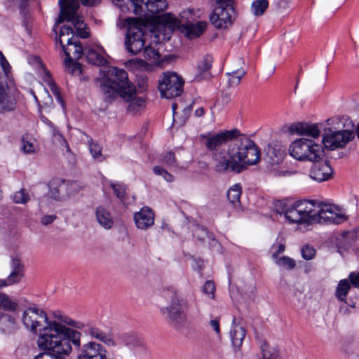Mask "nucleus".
Listing matches in <instances>:
<instances>
[{"label":"nucleus","mask_w":359,"mask_h":359,"mask_svg":"<svg viewBox=\"0 0 359 359\" xmlns=\"http://www.w3.org/2000/svg\"><path fill=\"white\" fill-rule=\"evenodd\" d=\"M227 154L226 160L224 152L216 154L218 161L222 160L219 169L239 173L245 166L256 165L260 161L261 151L253 140L238 130V135L228 145Z\"/></svg>","instance_id":"1"},{"label":"nucleus","mask_w":359,"mask_h":359,"mask_svg":"<svg viewBox=\"0 0 359 359\" xmlns=\"http://www.w3.org/2000/svg\"><path fill=\"white\" fill-rule=\"evenodd\" d=\"M57 326H61V323L53 320L41 328L38 346L48 352L40 353L34 359H67L65 355L71 353L72 346L67 339L63 338L62 332L57 330Z\"/></svg>","instance_id":"2"},{"label":"nucleus","mask_w":359,"mask_h":359,"mask_svg":"<svg viewBox=\"0 0 359 359\" xmlns=\"http://www.w3.org/2000/svg\"><path fill=\"white\" fill-rule=\"evenodd\" d=\"M100 89L107 102L118 95L127 102H131L136 95V88L129 81L127 72L123 69L110 67L100 85Z\"/></svg>","instance_id":"3"},{"label":"nucleus","mask_w":359,"mask_h":359,"mask_svg":"<svg viewBox=\"0 0 359 359\" xmlns=\"http://www.w3.org/2000/svg\"><path fill=\"white\" fill-rule=\"evenodd\" d=\"M100 1V0H60V13L56 25L64 21L71 22L80 37L88 38L90 36L88 28L83 18L77 13L79 4L81 2L86 6H97Z\"/></svg>","instance_id":"4"},{"label":"nucleus","mask_w":359,"mask_h":359,"mask_svg":"<svg viewBox=\"0 0 359 359\" xmlns=\"http://www.w3.org/2000/svg\"><path fill=\"white\" fill-rule=\"evenodd\" d=\"M351 120L347 116H333L327 119L323 123H293L290 126V130L292 133L315 138L320 135L321 130H323L324 133H334L337 131L346 130V128H349Z\"/></svg>","instance_id":"5"},{"label":"nucleus","mask_w":359,"mask_h":359,"mask_svg":"<svg viewBox=\"0 0 359 359\" xmlns=\"http://www.w3.org/2000/svg\"><path fill=\"white\" fill-rule=\"evenodd\" d=\"M164 297L168 299V304L161 309V313L166 315L175 328H180L187 319L185 312L189 309L187 299L183 298L174 287L167 288L164 291Z\"/></svg>","instance_id":"6"},{"label":"nucleus","mask_w":359,"mask_h":359,"mask_svg":"<svg viewBox=\"0 0 359 359\" xmlns=\"http://www.w3.org/2000/svg\"><path fill=\"white\" fill-rule=\"evenodd\" d=\"M238 135V130L236 128L222 130L215 134L201 135L200 138L203 140V145L207 150L212 153V158L215 163V171L224 173V170L219 169V163H222V160L218 161L216 158V154L224 152V158L226 160L228 156L227 150L223 149L222 147L228 143L230 144Z\"/></svg>","instance_id":"7"},{"label":"nucleus","mask_w":359,"mask_h":359,"mask_svg":"<svg viewBox=\"0 0 359 359\" xmlns=\"http://www.w3.org/2000/svg\"><path fill=\"white\" fill-rule=\"evenodd\" d=\"M288 151L292 158L299 161H316L321 158L323 152L320 144L306 138L293 141Z\"/></svg>","instance_id":"8"},{"label":"nucleus","mask_w":359,"mask_h":359,"mask_svg":"<svg viewBox=\"0 0 359 359\" xmlns=\"http://www.w3.org/2000/svg\"><path fill=\"white\" fill-rule=\"evenodd\" d=\"M315 210V201H299L283 208L285 217L290 223L313 224V214Z\"/></svg>","instance_id":"9"},{"label":"nucleus","mask_w":359,"mask_h":359,"mask_svg":"<svg viewBox=\"0 0 359 359\" xmlns=\"http://www.w3.org/2000/svg\"><path fill=\"white\" fill-rule=\"evenodd\" d=\"M217 6L210 15L211 24L217 29L226 28L235 19L234 0H216Z\"/></svg>","instance_id":"10"},{"label":"nucleus","mask_w":359,"mask_h":359,"mask_svg":"<svg viewBox=\"0 0 359 359\" xmlns=\"http://www.w3.org/2000/svg\"><path fill=\"white\" fill-rule=\"evenodd\" d=\"M184 80L175 72H165L158 81L162 97L171 99L180 96L183 91Z\"/></svg>","instance_id":"11"},{"label":"nucleus","mask_w":359,"mask_h":359,"mask_svg":"<svg viewBox=\"0 0 359 359\" xmlns=\"http://www.w3.org/2000/svg\"><path fill=\"white\" fill-rule=\"evenodd\" d=\"M335 205L315 201V210L313 214V224H338L345 221L347 217L337 212Z\"/></svg>","instance_id":"12"},{"label":"nucleus","mask_w":359,"mask_h":359,"mask_svg":"<svg viewBox=\"0 0 359 359\" xmlns=\"http://www.w3.org/2000/svg\"><path fill=\"white\" fill-rule=\"evenodd\" d=\"M22 323L25 327L32 333L36 334L39 330L41 332V328L48 325L49 320L46 313L37 307H29L22 314Z\"/></svg>","instance_id":"13"},{"label":"nucleus","mask_w":359,"mask_h":359,"mask_svg":"<svg viewBox=\"0 0 359 359\" xmlns=\"http://www.w3.org/2000/svg\"><path fill=\"white\" fill-rule=\"evenodd\" d=\"M355 136V132L350 128L334 133H323V143L330 150L341 149L353 141Z\"/></svg>","instance_id":"14"},{"label":"nucleus","mask_w":359,"mask_h":359,"mask_svg":"<svg viewBox=\"0 0 359 359\" xmlns=\"http://www.w3.org/2000/svg\"><path fill=\"white\" fill-rule=\"evenodd\" d=\"M77 359H111L107 349L100 344L89 341L79 350Z\"/></svg>","instance_id":"15"},{"label":"nucleus","mask_w":359,"mask_h":359,"mask_svg":"<svg viewBox=\"0 0 359 359\" xmlns=\"http://www.w3.org/2000/svg\"><path fill=\"white\" fill-rule=\"evenodd\" d=\"M144 36V34L140 29L135 28L130 29L125 40L127 50L133 55L140 52L145 48Z\"/></svg>","instance_id":"16"},{"label":"nucleus","mask_w":359,"mask_h":359,"mask_svg":"<svg viewBox=\"0 0 359 359\" xmlns=\"http://www.w3.org/2000/svg\"><path fill=\"white\" fill-rule=\"evenodd\" d=\"M309 176L313 180L318 182H322L330 179L333 174V170L327 161H313Z\"/></svg>","instance_id":"17"},{"label":"nucleus","mask_w":359,"mask_h":359,"mask_svg":"<svg viewBox=\"0 0 359 359\" xmlns=\"http://www.w3.org/2000/svg\"><path fill=\"white\" fill-rule=\"evenodd\" d=\"M12 271L6 279L0 280V287L18 283L24 277V265L21 263L20 259L18 257L11 258Z\"/></svg>","instance_id":"18"},{"label":"nucleus","mask_w":359,"mask_h":359,"mask_svg":"<svg viewBox=\"0 0 359 359\" xmlns=\"http://www.w3.org/2000/svg\"><path fill=\"white\" fill-rule=\"evenodd\" d=\"M154 213L151 208L145 206L134 214V221L137 229L146 230L154 224Z\"/></svg>","instance_id":"19"},{"label":"nucleus","mask_w":359,"mask_h":359,"mask_svg":"<svg viewBox=\"0 0 359 359\" xmlns=\"http://www.w3.org/2000/svg\"><path fill=\"white\" fill-rule=\"evenodd\" d=\"M243 61L239 58L235 63L231 64L229 68V72L226 73L228 76L229 86L230 87L238 86L241 79L246 74V71L244 69Z\"/></svg>","instance_id":"20"},{"label":"nucleus","mask_w":359,"mask_h":359,"mask_svg":"<svg viewBox=\"0 0 359 359\" xmlns=\"http://www.w3.org/2000/svg\"><path fill=\"white\" fill-rule=\"evenodd\" d=\"M15 99L8 93V86L0 75V111H10L15 108Z\"/></svg>","instance_id":"21"},{"label":"nucleus","mask_w":359,"mask_h":359,"mask_svg":"<svg viewBox=\"0 0 359 359\" xmlns=\"http://www.w3.org/2000/svg\"><path fill=\"white\" fill-rule=\"evenodd\" d=\"M86 332L92 338L104 343L108 346H116L117 345L114 334L110 332H105L96 326L88 325Z\"/></svg>","instance_id":"22"},{"label":"nucleus","mask_w":359,"mask_h":359,"mask_svg":"<svg viewBox=\"0 0 359 359\" xmlns=\"http://www.w3.org/2000/svg\"><path fill=\"white\" fill-rule=\"evenodd\" d=\"M63 51L69 60H79L83 54V47L79 41H72V38L67 39V45L61 46Z\"/></svg>","instance_id":"23"},{"label":"nucleus","mask_w":359,"mask_h":359,"mask_svg":"<svg viewBox=\"0 0 359 359\" xmlns=\"http://www.w3.org/2000/svg\"><path fill=\"white\" fill-rule=\"evenodd\" d=\"M95 217L98 224L105 229H110L114 226L111 214L102 205L96 208Z\"/></svg>","instance_id":"24"},{"label":"nucleus","mask_w":359,"mask_h":359,"mask_svg":"<svg viewBox=\"0 0 359 359\" xmlns=\"http://www.w3.org/2000/svg\"><path fill=\"white\" fill-rule=\"evenodd\" d=\"M266 156L271 164H278L284 160L285 150L280 144L269 145L266 151Z\"/></svg>","instance_id":"25"},{"label":"nucleus","mask_w":359,"mask_h":359,"mask_svg":"<svg viewBox=\"0 0 359 359\" xmlns=\"http://www.w3.org/2000/svg\"><path fill=\"white\" fill-rule=\"evenodd\" d=\"M49 191L51 198L59 200L64 196L65 181L60 178H55L48 184Z\"/></svg>","instance_id":"26"},{"label":"nucleus","mask_w":359,"mask_h":359,"mask_svg":"<svg viewBox=\"0 0 359 359\" xmlns=\"http://www.w3.org/2000/svg\"><path fill=\"white\" fill-rule=\"evenodd\" d=\"M57 330L62 332L63 338L69 340V344L71 345L72 342L76 347L80 346L81 334L79 332L62 324L61 326L57 327Z\"/></svg>","instance_id":"27"},{"label":"nucleus","mask_w":359,"mask_h":359,"mask_svg":"<svg viewBox=\"0 0 359 359\" xmlns=\"http://www.w3.org/2000/svg\"><path fill=\"white\" fill-rule=\"evenodd\" d=\"M158 19L159 23L170 32L180 27V21L171 13L160 15Z\"/></svg>","instance_id":"28"},{"label":"nucleus","mask_w":359,"mask_h":359,"mask_svg":"<svg viewBox=\"0 0 359 359\" xmlns=\"http://www.w3.org/2000/svg\"><path fill=\"white\" fill-rule=\"evenodd\" d=\"M230 336L233 346L239 348L245 337V330L239 325L233 324L230 330Z\"/></svg>","instance_id":"29"},{"label":"nucleus","mask_w":359,"mask_h":359,"mask_svg":"<svg viewBox=\"0 0 359 359\" xmlns=\"http://www.w3.org/2000/svg\"><path fill=\"white\" fill-rule=\"evenodd\" d=\"M212 57L210 55H206L198 64V71L199 74L196 75V79L200 81L203 79H207L210 76L209 70L212 67Z\"/></svg>","instance_id":"30"},{"label":"nucleus","mask_w":359,"mask_h":359,"mask_svg":"<svg viewBox=\"0 0 359 359\" xmlns=\"http://www.w3.org/2000/svg\"><path fill=\"white\" fill-rule=\"evenodd\" d=\"M242 194V187L240 184H236L230 187L227 191V198L229 201L235 207L241 206V195Z\"/></svg>","instance_id":"31"},{"label":"nucleus","mask_w":359,"mask_h":359,"mask_svg":"<svg viewBox=\"0 0 359 359\" xmlns=\"http://www.w3.org/2000/svg\"><path fill=\"white\" fill-rule=\"evenodd\" d=\"M207 27L205 22L200 21L195 25H188L186 28V35L192 39L201 36Z\"/></svg>","instance_id":"32"},{"label":"nucleus","mask_w":359,"mask_h":359,"mask_svg":"<svg viewBox=\"0 0 359 359\" xmlns=\"http://www.w3.org/2000/svg\"><path fill=\"white\" fill-rule=\"evenodd\" d=\"M86 57L88 62L97 65H104L107 63L106 59L97 51L93 48L86 49Z\"/></svg>","instance_id":"33"},{"label":"nucleus","mask_w":359,"mask_h":359,"mask_svg":"<svg viewBox=\"0 0 359 359\" xmlns=\"http://www.w3.org/2000/svg\"><path fill=\"white\" fill-rule=\"evenodd\" d=\"M54 317L58 319L61 323L67 324L69 326L74 327L77 329L83 330L86 327V325L80 321H76L71 318L62 313L60 311L53 313Z\"/></svg>","instance_id":"34"},{"label":"nucleus","mask_w":359,"mask_h":359,"mask_svg":"<svg viewBox=\"0 0 359 359\" xmlns=\"http://www.w3.org/2000/svg\"><path fill=\"white\" fill-rule=\"evenodd\" d=\"M268 7V0H255L252 3L251 12L255 16H260L264 13Z\"/></svg>","instance_id":"35"},{"label":"nucleus","mask_w":359,"mask_h":359,"mask_svg":"<svg viewBox=\"0 0 359 359\" xmlns=\"http://www.w3.org/2000/svg\"><path fill=\"white\" fill-rule=\"evenodd\" d=\"M351 288L350 283L347 279L339 281L336 289V297L341 302L345 301L348 292Z\"/></svg>","instance_id":"36"},{"label":"nucleus","mask_w":359,"mask_h":359,"mask_svg":"<svg viewBox=\"0 0 359 359\" xmlns=\"http://www.w3.org/2000/svg\"><path fill=\"white\" fill-rule=\"evenodd\" d=\"M144 57L148 60L152 64H159L161 62V55L158 50L151 46H146L143 52Z\"/></svg>","instance_id":"37"},{"label":"nucleus","mask_w":359,"mask_h":359,"mask_svg":"<svg viewBox=\"0 0 359 359\" xmlns=\"http://www.w3.org/2000/svg\"><path fill=\"white\" fill-rule=\"evenodd\" d=\"M166 0H153L150 5V15H154L164 11L168 8Z\"/></svg>","instance_id":"38"},{"label":"nucleus","mask_w":359,"mask_h":359,"mask_svg":"<svg viewBox=\"0 0 359 359\" xmlns=\"http://www.w3.org/2000/svg\"><path fill=\"white\" fill-rule=\"evenodd\" d=\"M81 189V185L76 182H66L65 187L64 196H72Z\"/></svg>","instance_id":"39"},{"label":"nucleus","mask_w":359,"mask_h":359,"mask_svg":"<svg viewBox=\"0 0 359 359\" xmlns=\"http://www.w3.org/2000/svg\"><path fill=\"white\" fill-rule=\"evenodd\" d=\"M29 199V195L25 189L16 191L13 196V202L18 204H25Z\"/></svg>","instance_id":"40"},{"label":"nucleus","mask_w":359,"mask_h":359,"mask_svg":"<svg viewBox=\"0 0 359 359\" xmlns=\"http://www.w3.org/2000/svg\"><path fill=\"white\" fill-rule=\"evenodd\" d=\"M263 359H278V353L276 351H270L269 344L264 341L261 345Z\"/></svg>","instance_id":"41"},{"label":"nucleus","mask_w":359,"mask_h":359,"mask_svg":"<svg viewBox=\"0 0 359 359\" xmlns=\"http://www.w3.org/2000/svg\"><path fill=\"white\" fill-rule=\"evenodd\" d=\"M276 263L278 265L286 266L288 269H294L296 265L294 260L287 256H283L277 259Z\"/></svg>","instance_id":"42"},{"label":"nucleus","mask_w":359,"mask_h":359,"mask_svg":"<svg viewBox=\"0 0 359 359\" xmlns=\"http://www.w3.org/2000/svg\"><path fill=\"white\" fill-rule=\"evenodd\" d=\"M18 304L15 301L11 299L8 295L6 294V298L3 301L0 309H3L8 311H15L18 308Z\"/></svg>","instance_id":"43"},{"label":"nucleus","mask_w":359,"mask_h":359,"mask_svg":"<svg viewBox=\"0 0 359 359\" xmlns=\"http://www.w3.org/2000/svg\"><path fill=\"white\" fill-rule=\"evenodd\" d=\"M153 171L155 175L162 176L166 182H172L174 180V177L161 166H155Z\"/></svg>","instance_id":"44"},{"label":"nucleus","mask_w":359,"mask_h":359,"mask_svg":"<svg viewBox=\"0 0 359 359\" xmlns=\"http://www.w3.org/2000/svg\"><path fill=\"white\" fill-rule=\"evenodd\" d=\"M110 186L118 198L122 199L125 196L126 187L124 184L111 182Z\"/></svg>","instance_id":"45"},{"label":"nucleus","mask_w":359,"mask_h":359,"mask_svg":"<svg viewBox=\"0 0 359 359\" xmlns=\"http://www.w3.org/2000/svg\"><path fill=\"white\" fill-rule=\"evenodd\" d=\"M316 255V250L311 245H306L302 249V255L306 260L312 259Z\"/></svg>","instance_id":"46"},{"label":"nucleus","mask_w":359,"mask_h":359,"mask_svg":"<svg viewBox=\"0 0 359 359\" xmlns=\"http://www.w3.org/2000/svg\"><path fill=\"white\" fill-rule=\"evenodd\" d=\"M74 30L70 26H62L60 29V33L59 36V43L60 46H63V43H65L63 37L65 36H69L71 35L73 36Z\"/></svg>","instance_id":"47"},{"label":"nucleus","mask_w":359,"mask_h":359,"mask_svg":"<svg viewBox=\"0 0 359 359\" xmlns=\"http://www.w3.org/2000/svg\"><path fill=\"white\" fill-rule=\"evenodd\" d=\"M163 162L168 167L177 166L175 154L172 151H169L165 154Z\"/></svg>","instance_id":"48"},{"label":"nucleus","mask_w":359,"mask_h":359,"mask_svg":"<svg viewBox=\"0 0 359 359\" xmlns=\"http://www.w3.org/2000/svg\"><path fill=\"white\" fill-rule=\"evenodd\" d=\"M215 291V286L214 283L211 280L206 281L203 287V292L207 295L210 296V298L213 299Z\"/></svg>","instance_id":"49"},{"label":"nucleus","mask_w":359,"mask_h":359,"mask_svg":"<svg viewBox=\"0 0 359 359\" xmlns=\"http://www.w3.org/2000/svg\"><path fill=\"white\" fill-rule=\"evenodd\" d=\"M89 150L93 158H98L102 156V147L94 142L90 143Z\"/></svg>","instance_id":"50"},{"label":"nucleus","mask_w":359,"mask_h":359,"mask_svg":"<svg viewBox=\"0 0 359 359\" xmlns=\"http://www.w3.org/2000/svg\"><path fill=\"white\" fill-rule=\"evenodd\" d=\"M22 149L27 154H31L35 151L33 142L26 140L25 137L22 139Z\"/></svg>","instance_id":"51"},{"label":"nucleus","mask_w":359,"mask_h":359,"mask_svg":"<svg viewBox=\"0 0 359 359\" xmlns=\"http://www.w3.org/2000/svg\"><path fill=\"white\" fill-rule=\"evenodd\" d=\"M0 63L4 72V75L1 73H0V75H1L5 79V77L7 76L8 72L9 70L10 65L1 52H0Z\"/></svg>","instance_id":"52"},{"label":"nucleus","mask_w":359,"mask_h":359,"mask_svg":"<svg viewBox=\"0 0 359 359\" xmlns=\"http://www.w3.org/2000/svg\"><path fill=\"white\" fill-rule=\"evenodd\" d=\"M191 111V106L184 107L182 110V112H183L182 116L178 115V121L177 123H178L180 124H184L185 123V121H187V119L188 118V117L189 116Z\"/></svg>","instance_id":"53"},{"label":"nucleus","mask_w":359,"mask_h":359,"mask_svg":"<svg viewBox=\"0 0 359 359\" xmlns=\"http://www.w3.org/2000/svg\"><path fill=\"white\" fill-rule=\"evenodd\" d=\"M47 75L48 76V78H49V81H48V83L53 93L56 96L57 99L60 102H62V99H61V97H60V95L59 93V90H58L57 86L55 85L54 81L51 79L50 76L48 75V72H47Z\"/></svg>","instance_id":"54"},{"label":"nucleus","mask_w":359,"mask_h":359,"mask_svg":"<svg viewBox=\"0 0 359 359\" xmlns=\"http://www.w3.org/2000/svg\"><path fill=\"white\" fill-rule=\"evenodd\" d=\"M348 279L352 285L355 287H359V272L350 273Z\"/></svg>","instance_id":"55"},{"label":"nucleus","mask_w":359,"mask_h":359,"mask_svg":"<svg viewBox=\"0 0 359 359\" xmlns=\"http://www.w3.org/2000/svg\"><path fill=\"white\" fill-rule=\"evenodd\" d=\"M212 329L216 332L217 334H220V325H219V319L215 318L210 320L209 323Z\"/></svg>","instance_id":"56"},{"label":"nucleus","mask_w":359,"mask_h":359,"mask_svg":"<svg viewBox=\"0 0 359 359\" xmlns=\"http://www.w3.org/2000/svg\"><path fill=\"white\" fill-rule=\"evenodd\" d=\"M42 121L46 123L48 126H50V128H53V135H58V136L62 139L63 142L67 144V142L65 139H63L62 136L59 134L57 128L54 126V125L53 124V123L49 121L47 118H45V117H43L42 118Z\"/></svg>","instance_id":"57"},{"label":"nucleus","mask_w":359,"mask_h":359,"mask_svg":"<svg viewBox=\"0 0 359 359\" xmlns=\"http://www.w3.org/2000/svg\"><path fill=\"white\" fill-rule=\"evenodd\" d=\"M42 121L46 123L48 126H50V128H53V135H58V136L62 139L63 142L67 144V142L65 139H63L62 136L59 134L57 128L54 126V125L53 124V123L49 121L47 118H45V117H43L42 118Z\"/></svg>","instance_id":"58"},{"label":"nucleus","mask_w":359,"mask_h":359,"mask_svg":"<svg viewBox=\"0 0 359 359\" xmlns=\"http://www.w3.org/2000/svg\"><path fill=\"white\" fill-rule=\"evenodd\" d=\"M56 215H44L41 219V222L43 225H48L49 224H51L55 219Z\"/></svg>","instance_id":"59"},{"label":"nucleus","mask_w":359,"mask_h":359,"mask_svg":"<svg viewBox=\"0 0 359 359\" xmlns=\"http://www.w3.org/2000/svg\"><path fill=\"white\" fill-rule=\"evenodd\" d=\"M285 250V245L284 244H283V243L278 244L277 246V249L272 254V258L273 259H277L279 254L284 252Z\"/></svg>","instance_id":"60"},{"label":"nucleus","mask_w":359,"mask_h":359,"mask_svg":"<svg viewBox=\"0 0 359 359\" xmlns=\"http://www.w3.org/2000/svg\"><path fill=\"white\" fill-rule=\"evenodd\" d=\"M172 109L173 113V121L177 122L178 121V112L177 111V104L175 102H173L172 104Z\"/></svg>","instance_id":"61"},{"label":"nucleus","mask_w":359,"mask_h":359,"mask_svg":"<svg viewBox=\"0 0 359 359\" xmlns=\"http://www.w3.org/2000/svg\"><path fill=\"white\" fill-rule=\"evenodd\" d=\"M204 114L203 107H199L195 111V115L198 117H201Z\"/></svg>","instance_id":"62"},{"label":"nucleus","mask_w":359,"mask_h":359,"mask_svg":"<svg viewBox=\"0 0 359 359\" xmlns=\"http://www.w3.org/2000/svg\"><path fill=\"white\" fill-rule=\"evenodd\" d=\"M343 350L344 351H345L346 353L349 354V353H351L353 352V350L351 348H349L346 345H344L343 346Z\"/></svg>","instance_id":"63"},{"label":"nucleus","mask_w":359,"mask_h":359,"mask_svg":"<svg viewBox=\"0 0 359 359\" xmlns=\"http://www.w3.org/2000/svg\"><path fill=\"white\" fill-rule=\"evenodd\" d=\"M135 104L138 106H142L144 103V100L142 99H137L135 100Z\"/></svg>","instance_id":"64"}]
</instances>
